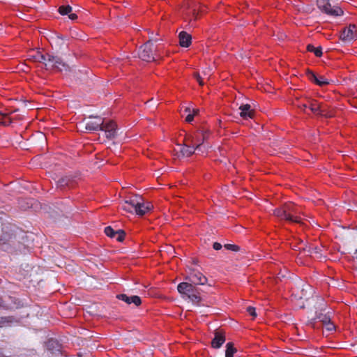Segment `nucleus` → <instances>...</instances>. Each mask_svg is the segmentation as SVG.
<instances>
[{
    "label": "nucleus",
    "instance_id": "40",
    "mask_svg": "<svg viewBox=\"0 0 357 357\" xmlns=\"http://www.w3.org/2000/svg\"><path fill=\"white\" fill-rule=\"evenodd\" d=\"M11 238V236L10 235H7V237H1L0 238V241L2 242L3 243H5L6 241H8L9 238Z\"/></svg>",
    "mask_w": 357,
    "mask_h": 357
},
{
    "label": "nucleus",
    "instance_id": "22",
    "mask_svg": "<svg viewBox=\"0 0 357 357\" xmlns=\"http://www.w3.org/2000/svg\"><path fill=\"white\" fill-rule=\"evenodd\" d=\"M17 321V320L13 316L1 317H0V328L10 326L13 324H14Z\"/></svg>",
    "mask_w": 357,
    "mask_h": 357
},
{
    "label": "nucleus",
    "instance_id": "21",
    "mask_svg": "<svg viewBox=\"0 0 357 357\" xmlns=\"http://www.w3.org/2000/svg\"><path fill=\"white\" fill-rule=\"evenodd\" d=\"M185 300H188L193 304L198 305L202 300L198 289L195 287L192 291L185 297Z\"/></svg>",
    "mask_w": 357,
    "mask_h": 357
},
{
    "label": "nucleus",
    "instance_id": "25",
    "mask_svg": "<svg viewBox=\"0 0 357 357\" xmlns=\"http://www.w3.org/2000/svg\"><path fill=\"white\" fill-rule=\"evenodd\" d=\"M316 319H318L324 324L325 323H328L331 320V317L327 314L319 313L316 315Z\"/></svg>",
    "mask_w": 357,
    "mask_h": 357
},
{
    "label": "nucleus",
    "instance_id": "7",
    "mask_svg": "<svg viewBox=\"0 0 357 357\" xmlns=\"http://www.w3.org/2000/svg\"><path fill=\"white\" fill-rule=\"evenodd\" d=\"M103 120L100 116H89L87 120L81 123L79 126H84L85 130L89 132L100 130L102 128Z\"/></svg>",
    "mask_w": 357,
    "mask_h": 357
},
{
    "label": "nucleus",
    "instance_id": "43",
    "mask_svg": "<svg viewBox=\"0 0 357 357\" xmlns=\"http://www.w3.org/2000/svg\"><path fill=\"white\" fill-rule=\"evenodd\" d=\"M185 112L188 114L189 113H192V109L189 107H187L185 108Z\"/></svg>",
    "mask_w": 357,
    "mask_h": 357
},
{
    "label": "nucleus",
    "instance_id": "6",
    "mask_svg": "<svg viewBox=\"0 0 357 357\" xmlns=\"http://www.w3.org/2000/svg\"><path fill=\"white\" fill-rule=\"evenodd\" d=\"M318 8L324 13L331 16H340L343 10L338 6H332L328 0H317Z\"/></svg>",
    "mask_w": 357,
    "mask_h": 357
},
{
    "label": "nucleus",
    "instance_id": "23",
    "mask_svg": "<svg viewBox=\"0 0 357 357\" xmlns=\"http://www.w3.org/2000/svg\"><path fill=\"white\" fill-rule=\"evenodd\" d=\"M236 349L234 347V344L231 342H228L226 344L225 357H233Z\"/></svg>",
    "mask_w": 357,
    "mask_h": 357
},
{
    "label": "nucleus",
    "instance_id": "45",
    "mask_svg": "<svg viewBox=\"0 0 357 357\" xmlns=\"http://www.w3.org/2000/svg\"><path fill=\"white\" fill-rule=\"evenodd\" d=\"M54 343V341H50V342H48L47 347L50 348V345H51V344H53Z\"/></svg>",
    "mask_w": 357,
    "mask_h": 357
},
{
    "label": "nucleus",
    "instance_id": "1",
    "mask_svg": "<svg viewBox=\"0 0 357 357\" xmlns=\"http://www.w3.org/2000/svg\"><path fill=\"white\" fill-rule=\"evenodd\" d=\"M31 59L35 62H40L45 64L47 70H56L58 71H67L68 66L59 56L50 54H43L37 52L34 55L31 56Z\"/></svg>",
    "mask_w": 357,
    "mask_h": 357
},
{
    "label": "nucleus",
    "instance_id": "17",
    "mask_svg": "<svg viewBox=\"0 0 357 357\" xmlns=\"http://www.w3.org/2000/svg\"><path fill=\"white\" fill-rule=\"evenodd\" d=\"M309 79L316 83L319 86H324L330 83V80L328 79H326V77L323 76H317L312 72H308L307 73Z\"/></svg>",
    "mask_w": 357,
    "mask_h": 357
},
{
    "label": "nucleus",
    "instance_id": "10",
    "mask_svg": "<svg viewBox=\"0 0 357 357\" xmlns=\"http://www.w3.org/2000/svg\"><path fill=\"white\" fill-rule=\"evenodd\" d=\"M66 40V38L63 36L56 33H52L49 38V42L51 46L57 50L63 49V47L67 45Z\"/></svg>",
    "mask_w": 357,
    "mask_h": 357
},
{
    "label": "nucleus",
    "instance_id": "28",
    "mask_svg": "<svg viewBox=\"0 0 357 357\" xmlns=\"http://www.w3.org/2000/svg\"><path fill=\"white\" fill-rule=\"evenodd\" d=\"M105 234L111 238H114L116 236V231H114L111 227L108 226L105 228Z\"/></svg>",
    "mask_w": 357,
    "mask_h": 357
},
{
    "label": "nucleus",
    "instance_id": "9",
    "mask_svg": "<svg viewBox=\"0 0 357 357\" xmlns=\"http://www.w3.org/2000/svg\"><path fill=\"white\" fill-rule=\"evenodd\" d=\"M186 280H189L191 284L204 285L207 282V278L202 275L199 271L195 269H190L186 277Z\"/></svg>",
    "mask_w": 357,
    "mask_h": 357
},
{
    "label": "nucleus",
    "instance_id": "30",
    "mask_svg": "<svg viewBox=\"0 0 357 357\" xmlns=\"http://www.w3.org/2000/svg\"><path fill=\"white\" fill-rule=\"evenodd\" d=\"M225 248L229 250H232V251H234V252H238L240 250V248L236 245H234V244H225Z\"/></svg>",
    "mask_w": 357,
    "mask_h": 357
},
{
    "label": "nucleus",
    "instance_id": "38",
    "mask_svg": "<svg viewBox=\"0 0 357 357\" xmlns=\"http://www.w3.org/2000/svg\"><path fill=\"white\" fill-rule=\"evenodd\" d=\"M7 308H8V306L4 303L3 299L1 298H0V309H4L5 310V309H7Z\"/></svg>",
    "mask_w": 357,
    "mask_h": 357
},
{
    "label": "nucleus",
    "instance_id": "34",
    "mask_svg": "<svg viewBox=\"0 0 357 357\" xmlns=\"http://www.w3.org/2000/svg\"><path fill=\"white\" fill-rule=\"evenodd\" d=\"M324 325L326 326L327 331H332L335 330V325L331 321V320L328 321V323H325Z\"/></svg>",
    "mask_w": 357,
    "mask_h": 357
},
{
    "label": "nucleus",
    "instance_id": "4",
    "mask_svg": "<svg viewBox=\"0 0 357 357\" xmlns=\"http://www.w3.org/2000/svg\"><path fill=\"white\" fill-rule=\"evenodd\" d=\"M153 41V39L150 38L139 47L138 56L142 60L149 62L155 59Z\"/></svg>",
    "mask_w": 357,
    "mask_h": 357
},
{
    "label": "nucleus",
    "instance_id": "20",
    "mask_svg": "<svg viewBox=\"0 0 357 357\" xmlns=\"http://www.w3.org/2000/svg\"><path fill=\"white\" fill-rule=\"evenodd\" d=\"M238 109L241 110L240 116L244 119L252 118L253 111L249 104H241Z\"/></svg>",
    "mask_w": 357,
    "mask_h": 357
},
{
    "label": "nucleus",
    "instance_id": "5",
    "mask_svg": "<svg viewBox=\"0 0 357 357\" xmlns=\"http://www.w3.org/2000/svg\"><path fill=\"white\" fill-rule=\"evenodd\" d=\"M307 108H309L314 114L325 117L332 116V114L329 112L328 109L317 100L314 99H307Z\"/></svg>",
    "mask_w": 357,
    "mask_h": 357
},
{
    "label": "nucleus",
    "instance_id": "11",
    "mask_svg": "<svg viewBox=\"0 0 357 357\" xmlns=\"http://www.w3.org/2000/svg\"><path fill=\"white\" fill-rule=\"evenodd\" d=\"M299 249H302L305 252H307L317 259H321L324 257L322 253L323 247L314 246L312 245H304L303 247L300 248Z\"/></svg>",
    "mask_w": 357,
    "mask_h": 357
},
{
    "label": "nucleus",
    "instance_id": "19",
    "mask_svg": "<svg viewBox=\"0 0 357 357\" xmlns=\"http://www.w3.org/2000/svg\"><path fill=\"white\" fill-rule=\"evenodd\" d=\"M179 44L183 47H188L192 41L191 36L186 31H181L178 34Z\"/></svg>",
    "mask_w": 357,
    "mask_h": 357
},
{
    "label": "nucleus",
    "instance_id": "13",
    "mask_svg": "<svg viewBox=\"0 0 357 357\" xmlns=\"http://www.w3.org/2000/svg\"><path fill=\"white\" fill-rule=\"evenodd\" d=\"M100 130L105 132L106 137L108 139H113L116 135V126L113 121L105 123L103 121L102 128Z\"/></svg>",
    "mask_w": 357,
    "mask_h": 357
},
{
    "label": "nucleus",
    "instance_id": "26",
    "mask_svg": "<svg viewBox=\"0 0 357 357\" xmlns=\"http://www.w3.org/2000/svg\"><path fill=\"white\" fill-rule=\"evenodd\" d=\"M72 11V7L69 5L61 6L59 8V12L61 15H68Z\"/></svg>",
    "mask_w": 357,
    "mask_h": 357
},
{
    "label": "nucleus",
    "instance_id": "31",
    "mask_svg": "<svg viewBox=\"0 0 357 357\" xmlns=\"http://www.w3.org/2000/svg\"><path fill=\"white\" fill-rule=\"evenodd\" d=\"M212 68L211 67H206L202 70L203 77H208L211 74Z\"/></svg>",
    "mask_w": 357,
    "mask_h": 357
},
{
    "label": "nucleus",
    "instance_id": "36",
    "mask_svg": "<svg viewBox=\"0 0 357 357\" xmlns=\"http://www.w3.org/2000/svg\"><path fill=\"white\" fill-rule=\"evenodd\" d=\"M193 119H194V116L193 114H192V113H189L186 118H185V121L188 122V123H190L193 121Z\"/></svg>",
    "mask_w": 357,
    "mask_h": 357
},
{
    "label": "nucleus",
    "instance_id": "32",
    "mask_svg": "<svg viewBox=\"0 0 357 357\" xmlns=\"http://www.w3.org/2000/svg\"><path fill=\"white\" fill-rule=\"evenodd\" d=\"M247 312L253 317H257V313L254 307L248 306L247 307Z\"/></svg>",
    "mask_w": 357,
    "mask_h": 357
},
{
    "label": "nucleus",
    "instance_id": "12",
    "mask_svg": "<svg viewBox=\"0 0 357 357\" xmlns=\"http://www.w3.org/2000/svg\"><path fill=\"white\" fill-rule=\"evenodd\" d=\"M356 27L354 24H350L347 28L344 29L341 33L340 38L345 43H350L356 37Z\"/></svg>",
    "mask_w": 357,
    "mask_h": 357
},
{
    "label": "nucleus",
    "instance_id": "24",
    "mask_svg": "<svg viewBox=\"0 0 357 357\" xmlns=\"http://www.w3.org/2000/svg\"><path fill=\"white\" fill-rule=\"evenodd\" d=\"M307 50L311 52H314V54L317 56H321L322 55V49L321 47H314L312 45L309 44L307 46Z\"/></svg>",
    "mask_w": 357,
    "mask_h": 357
},
{
    "label": "nucleus",
    "instance_id": "37",
    "mask_svg": "<svg viewBox=\"0 0 357 357\" xmlns=\"http://www.w3.org/2000/svg\"><path fill=\"white\" fill-rule=\"evenodd\" d=\"M213 247L214 250H219L222 248V245L220 243L215 242L213 243Z\"/></svg>",
    "mask_w": 357,
    "mask_h": 357
},
{
    "label": "nucleus",
    "instance_id": "14",
    "mask_svg": "<svg viewBox=\"0 0 357 357\" xmlns=\"http://www.w3.org/2000/svg\"><path fill=\"white\" fill-rule=\"evenodd\" d=\"M178 157H189L197 151L194 146H192L190 142H188V139L184 145H178Z\"/></svg>",
    "mask_w": 357,
    "mask_h": 357
},
{
    "label": "nucleus",
    "instance_id": "3",
    "mask_svg": "<svg viewBox=\"0 0 357 357\" xmlns=\"http://www.w3.org/2000/svg\"><path fill=\"white\" fill-rule=\"evenodd\" d=\"M152 208L150 202H144V199L138 195H135L126 200L122 205V209L127 212L135 213L138 215H143L149 211Z\"/></svg>",
    "mask_w": 357,
    "mask_h": 357
},
{
    "label": "nucleus",
    "instance_id": "29",
    "mask_svg": "<svg viewBox=\"0 0 357 357\" xmlns=\"http://www.w3.org/2000/svg\"><path fill=\"white\" fill-rule=\"evenodd\" d=\"M116 236L114 238H116V239L119 242L123 241L125 237V232L122 229H119L116 231Z\"/></svg>",
    "mask_w": 357,
    "mask_h": 357
},
{
    "label": "nucleus",
    "instance_id": "33",
    "mask_svg": "<svg viewBox=\"0 0 357 357\" xmlns=\"http://www.w3.org/2000/svg\"><path fill=\"white\" fill-rule=\"evenodd\" d=\"M190 13H191L192 16L193 17V18L195 20H196L197 18V16L199 14L197 8V7L192 8L190 10Z\"/></svg>",
    "mask_w": 357,
    "mask_h": 357
},
{
    "label": "nucleus",
    "instance_id": "47",
    "mask_svg": "<svg viewBox=\"0 0 357 357\" xmlns=\"http://www.w3.org/2000/svg\"><path fill=\"white\" fill-rule=\"evenodd\" d=\"M240 56H241V59H243V56L242 54H240Z\"/></svg>",
    "mask_w": 357,
    "mask_h": 357
},
{
    "label": "nucleus",
    "instance_id": "8",
    "mask_svg": "<svg viewBox=\"0 0 357 357\" xmlns=\"http://www.w3.org/2000/svg\"><path fill=\"white\" fill-rule=\"evenodd\" d=\"M205 137L202 134L197 133L188 139L192 146L196 149L198 153H204L207 150V146L204 144Z\"/></svg>",
    "mask_w": 357,
    "mask_h": 357
},
{
    "label": "nucleus",
    "instance_id": "42",
    "mask_svg": "<svg viewBox=\"0 0 357 357\" xmlns=\"http://www.w3.org/2000/svg\"><path fill=\"white\" fill-rule=\"evenodd\" d=\"M198 113H199V109H192V114H193V116L197 114Z\"/></svg>",
    "mask_w": 357,
    "mask_h": 357
},
{
    "label": "nucleus",
    "instance_id": "46",
    "mask_svg": "<svg viewBox=\"0 0 357 357\" xmlns=\"http://www.w3.org/2000/svg\"><path fill=\"white\" fill-rule=\"evenodd\" d=\"M153 101V99L151 98L150 100H149L146 104H150L151 102H152Z\"/></svg>",
    "mask_w": 357,
    "mask_h": 357
},
{
    "label": "nucleus",
    "instance_id": "15",
    "mask_svg": "<svg viewBox=\"0 0 357 357\" xmlns=\"http://www.w3.org/2000/svg\"><path fill=\"white\" fill-rule=\"evenodd\" d=\"M116 298L121 301H124L127 304L130 305L133 303L135 305L138 306L141 304V298L138 296H128L126 294H118Z\"/></svg>",
    "mask_w": 357,
    "mask_h": 357
},
{
    "label": "nucleus",
    "instance_id": "35",
    "mask_svg": "<svg viewBox=\"0 0 357 357\" xmlns=\"http://www.w3.org/2000/svg\"><path fill=\"white\" fill-rule=\"evenodd\" d=\"M194 76L199 82V85H204V82L202 81V79L204 78L203 77H202L199 73H195Z\"/></svg>",
    "mask_w": 357,
    "mask_h": 357
},
{
    "label": "nucleus",
    "instance_id": "2",
    "mask_svg": "<svg viewBox=\"0 0 357 357\" xmlns=\"http://www.w3.org/2000/svg\"><path fill=\"white\" fill-rule=\"evenodd\" d=\"M273 214L280 220L290 222L301 223L300 208L294 203H287L274 210Z\"/></svg>",
    "mask_w": 357,
    "mask_h": 357
},
{
    "label": "nucleus",
    "instance_id": "16",
    "mask_svg": "<svg viewBox=\"0 0 357 357\" xmlns=\"http://www.w3.org/2000/svg\"><path fill=\"white\" fill-rule=\"evenodd\" d=\"M195 286L189 282H181L177 286L178 291L182 295L183 299L192 291Z\"/></svg>",
    "mask_w": 357,
    "mask_h": 357
},
{
    "label": "nucleus",
    "instance_id": "41",
    "mask_svg": "<svg viewBox=\"0 0 357 357\" xmlns=\"http://www.w3.org/2000/svg\"><path fill=\"white\" fill-rule=\"evenodd\" d=\"M307 101H306L305 102L301 104L299 107H300L301 109H307Z\"/></svg>",
    "mask_w": 357,
    "mask_h": 357
},
{
    "label": "nucleus",
    "instance_id": "18",
    "mask_svg": "<svg viewBox=\"0 0 357 357\" xmlns=\"http://www.w3.org/2000/svg\"><path fill=\"white\" fill-rule=\"evenodd\" d=\"M225 342V337L221 332H215L211 341V346L214 349H219Z\"/></svg>",
    "mask_w": 357,
    "mask_h": 357
},
{
    "label": "nucleus",
    "instance_id": "44",
    "mask_svg": "<svg viewBox=\"0 0 357 357\" xmlns=\"http://www.w3.org/2000/svg\"><path fill=\"white\" fill-rule=\"evenodd\" d=\"M3 33V25L0 24V35H2Z\"/></svg>",
    "mask_w": 357,
    "mask_h": 357
},
{
    "label": "nucleus",
    "instance_id": "27",
    "mask_svg": "<svg viewBox=\"0 0 357 357\" xmlns=\"http://www.w3.org/2000/svg\"><path fill=\"white\" fill-rule=\"evenodd\" d=\"M70 181V178L68 176L62 177L57 181V185L59 187H63L68 185Z\"/></svg>",
    "mask_w": 357,
    "mask_h": 357
},
{
    "label": "nucleus",
    "instance_id": "39",
    "mask_svg": "<svg viewBox=\"0 0 357 357\" xmlns=\"http://www.w3.org/2000/svg\"><path fill=\"white\" fill-rule=\"evenodd\" d=\"M68 17L71 20H75L77 18V15L75 14V13H70L68 14Z\"/></svg>",
    "mask_w": 357,
    "mask_h": 357
}]
</instances>
